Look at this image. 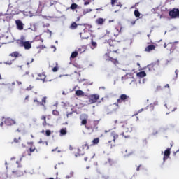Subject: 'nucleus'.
Wrapping results in <instances>:
<instances>
[{
  "instance_id": "f257e3e1",
  "label": "nucleus",
  "mask_w": 179,
  "mask_h": 179,
  "mask_svg": "<svg viewBox=\"0 0 179 179\" xmlns=\"http://www.w3.org/2000/svg\"><path fill=\"white\" fill-rule=\"evenodd\" d=\"M118 133L115 131H112L110 132L108 136H107V145L110 146V148H113V146H115V141L119 138Z\"/></svg>"
},
{
  "instance_id": "f03ea898",
  "label": "nucleus",
  "mask_w": 179,
  "mask_h": 179,
  "mask_svg": "<svg viewBox=\"0 0 179 179\" xmlns=\"http://www.w3.org/2000/svg\"><path fill=\"white\" fill-rule=\"evenodd\" d=\"M122 128H123V132L122 133V136L124 138H130L129 134H131L134 131V125L128 122H124L122 124Z\"/></svg>"
},
{
  "instance_id": "7ed1b4c3",
  "label": "nucleus",
  "mask_w": 179,
  "mask_h": 179,
  "mask_svg": "<svg viewBox=\"0 0 179 179\" xmlns=\"http://www.w3.org/2000/svg\"><path fill=\"white\" fill-rule=\"evenodd\" d=\"M108 44H109V52H115L116 54H120V43H118L117 41L109 39Z\"/></svg>"
},
{
  "instance_id": "20e7f679",
  "label": "nucleus",
  "mask_w": 179,
  "mask_h": 179,
  "mask_svg": "<svg viewBox=\"0 0 179 179\" xmlns=\"http://www.w3.org/2000/svg\"><path fill=\"white\" fill-rule=\"evenodd\" d=\"M164 48H166L168 51H170V52H179V43L175 42V43H164Z\"/></svg>"
},
{
  "instance_id": "39448f33",
  "label": "nucleus",
  "mask_w": 179,
  "mask_h": 179,
  "mask_svg": "<svg viewBox=\"0 0 179 179\" xmlns=\"http://www.w3.org/2000/svg\"><path fill=\"white\" fill-rule=\"evenodd\" d=\"M17 44H18L20 47H24V50H30V48H31V43L29 41H25L24 37L17 40Z\"/></svg>"
},
{
  "instance_id": "423d86ee",
  "label": "nucleus",
  "mask_w": 179,
  "mask_h": 179,
  "mask_svg": "<svg viewBox=\"0 0 179 179\" xmlns=\"http://www.w3.org/2000/svg\"><path fill=\"white\" fill-rule=\"evenodd\" d=\"M78 31L82 40H87V38H89V31L86 30L85 26L79 27L78 28Z\"/></svg>"
},
{
  "instance_id": "0eeeda50",
  "label": "nucleus",
  "mask_w": 179,
  "mask_h": 179,
  "mask_svg": "<svg viewBox=\"0 0 179 179\" xmlns=\"http://www.w3.org/2000/svg\"><path fill=\"white\" fill-rule=\"evenodd\" d=\"M122 30V26L121 24H119L118 27H117L114 31H108L106 34L109 36L111 38L113 37H117L120 35V33H121V31Z\"/></svg>"
},
{
  "instance_id": "6e6552de",
  "label": "nucleus",
  "mask_w": 179,
  "mask_h": 179,
  "mask_svg": "<svg viewBox=\"0 0 179 179\" xmlns=\"http://www.w3.org/2000/svg\"><path fill=\"white\" fill-rule=\"evenodd\" d=\"M117 101V103H115V106H118V104H121V103H131V98L125 94H122Z\"/></svg>"
},
{
  "instance_id": "1a4fd4ad",
  "label": "nucleus",
  "mask_w": 179,
  "mask_h": 179,
  "mask_svg": "<svg viewBox=\"0 0 179 179\" xmlns=\"http://www.w3.org/2000/svg\"><path fill=\"white\" fill-rule=\"evenodd\" d=\"M86 150H89V144H84L81 147L78 148L77 153H76V157L78 156H83L86 153Z\"/></svg>"
},
{
  "instance_id": "9d476101",
  "label": "nucleus",
  "mask_w": 179,
  "mask_h": 179,
  "mask_svg": "<svg viewBox=\"0 0 179 179\" xmlns=\"http://www.w3.org/2000/svg\"><path fill=\"white\" fill-rule=\"evenodd\" d=\"M13 177H22L24 174V169L19 165L16 170L12 171Z\"/></svg>"
},
{
  "instance_id": "9b49d317",
  "label": "nucleus",
  "mask_w": 179,
  "mask_h": 179,
  "mask_svg": "<svg viewBox=\"0 0 179 179\" xmlns=\"http://www.w3.org/2000/svg\"><path fill=\"white\" fill-rule=\"evenodd\" d=\"M100 99V95L97 94H91L89 96V103L90 104H94L97 103V101Z\"/></svg>"
},
{
  "instance_id": "f8f14e48",
  "label": "nucleus",
  "mask_w": 179,
  "mask_h": 179,
  "mask_svg": "<svg viewBox=\"0 0 179 179\" xmlns=\"http://www.w3.org/2000/svg\"><path fill=\"white\" fill-rule=\"evenodd\" d=\"M169 15L171 19H176V17H179V9H172L171 11H169Z\"/></svg>"
},
{
  "instance_id": "ddd939ff",
  "label": "nucleus",
  "mask_w": 179,
  "mask_h": 179,
  "mask_svg": "<svg viewBox=\"0 0 179 179\" xmlns=\"http://www.w3.org/2000/svg\"><path fill=\"white\" fill-rule=\"evenodd\" d=\"M120 0H111V5L113 8H117V12L122 8V3Z\"/></svg>"
},
{
  "instance_id": "4468645a",
  "label": "nucleus",
  "mask_w": 179,
  "mask_h": 179,
  "mask_svg": "<svg viewBox=\"0 0 179 179\" xmlns=\"http://www.w3.org/2000/svg\"><path fill=\"white\" fill-rule=\"evenodd\" d=\"M88 118H89V116L86 113L82 114L80 116V120H81V125H85V128H87V127H86V125L87 124V119Z\"/></svg>"
},
{
  "instance_id": "2eb2a0df",
  "label": "nucleus",
  "mask_w": 179,
  "mask_h": 179,
  "mask_svg": "<svg viewBox=\"0 0 179 179\" xmlns=\"http://www.w3.org/2000/svg\"><path fill=\"white\" fill-rule=\"evenodd\" d=\"M106 57H107L108 58H106V61H108L113 64L114 65H118V64H120V62H118V59H115V58H113V57H110V54L109 53H106L105 55Z\"/></svg>"
},
{
  "instance_id": "dca6fc26",
  "label": "nucleus",
  "mask_w": 179,
  "mask_h": 179,
  "mask_svg": "<svg viewBox=\"0 0 179 179\" xmlns=\"http://www.w3.org/2000/svg\"><path fill=\"white\" fill-rule=\"evenodd\" d=\"M34 103H37V106H43V107H45V103H47V96H43L41 101L34 99Z\"/></svg>"
},
{
  "instance_id": "f3484780",
  "label": "nucleus",
  "mask_w": 179,
  "mask_h": 179,
  "mask_svg": "<svg viewBox=\"0 0 179 179\" xmlns=\"http://www.w3.org/2000/svg\"><path fill=\"white\" fill-rule=\"evenodd\" d=\"M4 124L7 125V127H10L11 125H15V124H16V121H15L13 119L8 117L5 119Z\"/></svg>"
},
{
  "instance_id": "a211bd4d",
  "label": "nucleus",
  "mask_w": 179,
  "mask_h": 179,
  "mask_svg": "<svg viewBox=\"0 0 179 179\" xmlns=\"http://www.w3.org/2000/svg\"><path fill=\"white\" fill-rule=\"evenodd\" d=\"M106 164H108V166H110L111 167H114L117 166V161L114 160L113 158H108Z\"/></svg>"
},
{
  "instance_id": "6ab92c4d",
  "label": "nucleus",
  "mask_w": 179,
  "mask_h": 179,
  "mask_svg": "<svg viewBox=\"0 0 179 179\" xmlns=\"http://www.w3.org/2000/svg\"><path fill=\"white\" fill-rule=\"evenodd\" d=\"M28 145H29V146H30L29 153H28V155L31 156V153H33V152H34V150H36V152H37V149H36V146L33 144V142L28 143Z\"/></svg>"
},
{
  "instance_id": "aec40b11",
  "label": "nucleus",
  "mask_w": 179,
  "mask_h": 179,
  "mask_svg": "<svg viewBox=\"0 0 179 179\" xmlns=\"http://www.w3.org/2000/svg\"><path fill=\"white\" fill-rule=\"evenodd\" d=\"M95 23L98 26H103V24H104V23H106V19L99 17L95 20Z\"/></svg>"
},
{
  "instance_id": "412c9836",
  "label": "nucleus",
  "mask_w": 179,
  "mask_h": 179,
  "mask_svg": "<svg viewBox=\"0 0 179 179\" xmlns=\"http://www.w3.org/2000/svg\"><path fill=\"white\" fill-rule=\"evenodd\" d=\"M156 50V46L155 45H149L145 48V52H150V51H155Z\"/></svg>"
},
{
  "instance_id": "4be33fe9",
  "label": "nucleus",
  "mask_w": 179,
  "mask_h": 179,
  "mask_svg": "<svg viewBox=\"0 0 179 179\" xmlns=\"http://www.w3.org/2000/svg\"><path fill=\"white\" fill-rule=\"evenodd\" d=\"M15 24L18 30H23V22L20 20H17Z\"/></svg>"
},
{
  "instance_id": "5701e85b",
  "label": "nucleus",
  "mask_w": 179,
  "mask_h": 179,
  "mask_svg": "<svg viewBox=\"0 0 179 179\" xmlns=\"http://www.w3.org/2000/svg\"><path fill=\"white\" fill-rule=\"evenodd\" d=\"M9 57H12V58H19V57H22V55L19 53V52L15 51L9 55Z\"/></svg>"
},
{
  "instance_id": "b1692460",
  "label": "nucleus",
  "mask_w": 179,
  "mask_h": 179,
  "mask_svg": "<svg viewBox=\"0 0 179 179\" xmlns=\"http://www.w3.org/2000/svg\"><path fill=\"white\" fill-rule=\"evenodd\" d=\"M82 27V25H79L78 24H76V22H72L71 24L70 25V29L71 30H75V29H78V27Z\"/></svg>"
},
{
  "instance_id": "393cba45",
  "label": "nucleus",
  "mask_w": 179,
  "mask_h": 179,
  "mask_svg": "<svg viewBox=\"0 0 179 179\" xmlns=\"http://www.w3.org/2000/svg\"><path fill=\"white\" fill-rule=\"evenodd\" d=\"M45 78L47 77L45 73L38 74V79H39V80H43L44 82V80H45Z\"/></svg>"
},
{
  "instance_id": "a878e982",
  "label": "nucleus",
  "mask_w": 179,
  "mask_h": 179,
  "mask_svg": "<svg viewBox=\"0 0 179 179\" xmlns=\"http://www.w3.org/2000/svg\"><path fill=\"white\" fill-rule=\"evenodd\" d=\"M136 76H137V78H145V76H146V72L140 71L136 73Z\"/></svg>"
},
{
  "instance_id": "bb28decb",
  "label": "nucleus",
  "mask_w": 179,
  "mask_h": 179,
  "mask_svg": "<svg viewBox=\"0 0 179 179\" xmlns=\"http://www.w3.org/2000/svg\"><path fill=\"white\" fill-rule=\"evenodd\" d=\"M67 132L68 131H66V128H62V129H60L61 136H64L66 135Z\"/></svg>"
},
{
  "instance_id": "cd10ccee",
  "label": "nucleus",
  "mask_w": 179,
  "mask_h": 179,
  "mask_svg": "<svg viewBox=\"0 0 179 179\" xmlns=\"http://www.w3.org/2000/svg\"><path fill=\"white\" fill-rule=\"evenodd\" d=\"M76 96H85V92L80 90L76 91Z\"/></svg>"
},
{
  "instance_id": "c85d7f7f",
  "label": "nucleus",
  "mask_w": 179,
  "mask_h": 179,
  "mask_svg": "<svg viewBox=\"0 0 179 179\" xmlns=\"http://www.w3.org/2000/svg\"><path fill=\"white\" fill-rule=\"evenodd\" d=\"M41 119L43 120V121L42 123L43 127H46L47 126V120H46L47 117L45 115H43V116H41Z\"/></svg>"
},
{
  "instance_id": "c756f323",
  "label": "nucleus",
  "mask_w": 179,
  "mask_h": 179,
  "mask_svg": "<svg viewBox=\"0 0 179 179\" xmlns=\"http://www.w3.org/2000/svg\"><path fill=\"white\" fill-rule=\"evenodd\" d=\"M171 148H167L164 152V155L166 156V157H169V156H170V150H171Z\"/></svg>"
},
{
  "instance_id": "7c9ffc66",
  "label": "nucleus",
  "mask_w": 179,
  "mask_h": 179,
  "mask_svg": "<svg viewBox=\"0 0 179 179\" xmlns=\"http://www.w3.org/2000/svg\"><path fill=\"white\" fill-rule=\"evenodd\" d=\"M142 111H143V109H141L138 110V112L137 113H135L134 115H132V117H136V121H139V117H138V114H139V113H142Z\"/></svg>"
},
{
  "instance_id": "2f4dec72",
  "label": "nucleus",
  "mask_w": 179,
  "mask_h": 179,
  "mask_svg": "<svg viewBox=\"0 0 179 179\" xmlns=\"http://www.w3.org/2000/svg\"><path fill=\"white\" fill-rule=\"evenodd\" d=\"M13 61H16V58L13 59L11 60H8V61L5 62L4 64L6 65H12V64H13Z\"/></svg>"
},
{
  "instance_id": "473e14b6",
  "label": "nucleus",
  "mask_w": 179,
  "mask_h": 179,
  "mask_svg": "<svg viewBox=\"0 0 179 179\" xmlns=\"http://www.w3.org/2000/svg\"><path fill=\"white\" fill-rule=\"evenodd\" d=\"M99 142H100V138H96L92 141V145L94 146L95 145H98Z\"/></svg>"
},
{
  "instance_id": "72a5a7b5",
  "label": "nucleus",
  "mask_w": 179,
  "mask_h": 179,
  "mask_svg": "<svg viewBox=\"0 0 179 179\" xmlns=\"http://www.w3.org/2000/svg\"><path fill=\"white\" fill-rule=\"evenodd\" d=\"M21 141H22V138L20 136H18L17 138H14L13 142L14 143H20Z\"/></svg>"
},
{
  "instance_id": "f704fd0d",
  "label": "nucleus",
  "mask_w": 179,
  "mask_h": 179,
  "mask_svg": "<svg viewBox=\"0 0 179 179\" xmlns=\"http://www.w3.org/2000/svg\"><path fill=\"white\" fill-rule=\"evenodd\" d=\"M85 50H86V48L82 46L81 48H79L78 49V52L80 54H82V52H85Z\"/></svg>"
},
{
  "instance_id": "c9c22d12",
  "label": "nucleus",
  "mask_w": 179,
  "mask_h": 179,
  "mask_svg": "<svg viewBox=\"0 0 179 179\" xmlns=\"http://www.w3.org/2000/svg\"><path fill=\"white\" fill-rule=\"evenodd\" d=\"M76 57H78V51H75V52H73L71 55V57L70 58H76Z\"/></svg>"
},
{
  "instance_id": "e433bc0d",
  "label": "nucleus",
  "mask_w": 179,
  "mask_h": 179,
  "mask_svg": "<svg viewBox=\"0 0 179 179\" xmlns=\"http://www.w3.org/2000/svg\"><path fill=\"white\" fill-rule=\"evenodd\" d=\"M78 8V4L76 3H72L71 5L70 9H72V10Z\"/></svg>"
},
{
  "instance_id": "4c0bfd02",
  "label": "nucleus",
  "mask_w": 179,
  "mask_h": 179,
  "mask_svg": "<svg viewBox=\"0 0 179 179\" xmlns=\"http://www.w3.org/2000/svg\"><path fill=\"white\" fill-rule=\"evenodd\" d=\"M134 15L136 17H139L141 16V13H139V10H134Z\"/></svg>"
},
{
  "instance_id": "58836bf2",
  "label": "nucleus",
  "mask_w": 179,
  "mask_h": 179,
  "mask_svg": "<svg viewBox=\"0 0 179 179\" xmlns=\"http://www.w3.org/2000/svg\"><path fill=\"white\" fill-rule=\"evenodd\" d=\"M74 173L73 171L70 172L69 175L66 176V179L72 178L73 177Z\"/></svg>"
},
{
  "instance_id": "ea45409f",
  "label": "nucleus",
  "mask_w": 179,
  "mask_h": 179,
  "mask_svg": "<svg viewBox=\"0 0 179 179\" xmlns=\"http://www.w3.org/2000/svg\"><path fill=\"white\" fill-rule=\"evenodd\" d=\"M52 115L58 117V115H59V112L57 110H52Z\"/></svg>"
},
{
  "instance_id": "a19ab883",
  "label": "nucleus",
  "mask_w": 179,
  "mask_h": 179,
  "mask_svg": "<svg viewBox=\"0 0 179 179\" xmlns=\"http://www.w3.org/2000/svg\"><path fill=\"white\" fill-rule=\"evenodd\" d=\"M58 69H59V68H58V64L56 63V66H55L54 68H52V71H53V72H58Z\"/></svg>"
},
{
  "instance_id": "79ce46f5",
  "label": "nucleus",
  "mask_w": 179,
  "mask_h": 179,
  "mask_svg": "<svg viewBox=\"0 0 179 179\" xmlns=\"http://www.w3.org/2000/svg\"><path fill=\"white\" fill-rule=\"evenodd\" d=\"M45 135H46V136H51V130H46Z\"/></svg>"
},
{
  "instance_id": "37998d69",
  "label": "nucleus",
  "mask_w": 179,
  "mask_h": 179,
  "mask_svg": "<svg viewBox=\"0 0 179 179\" xmlns=\"http://www.w3.org/2000/svg\"><path fill=\"white\" fill-rule=\"evenodd\" d=\"M92 47H94V48H96V47H97V43L93 41V40H92Z\"/></svg>"
},
{
  "instance_id": "c03bdc74",
  "label": "nucleus",
  "mask_w": 179,
  "mask_h": 179,
  "mask_svg": "<svg viewBox=\"0 0 179 179\" xmlns=\"http://www.w3.org/2000/svg\"><path fill=\"white\" fill-rule=\"evenodd\" d=\"M6 174H1L0 176V179H6Z\"/></svg>"
},
{
  "instance_id": "a18cd8bd",
  "label": "nucleus",
  "mask_w": 179,
  "mask_h": 179,
  "mask_svg": "<svg viewBox=\"0 0 179 179\" xmlns=\"http://www.w3.org/2000/svg\"><path fill=\"white\" fill-rule=\"evenodd\" d=\"M90 2H92V0H87L85 3H84V5L86 6V5H90Z\"/></svg>"
},
{
  "instance_id": "49530a36",
  "label": "nucleus",
  "mask_w": 179,
  "mask_h": 179,
  "mask_svg": "<svg viewBox=\"0 0 179 179\" xmlns=\"http://www.w3.org/2000/svg\"><path fill=\"white\" fill-rule=\"evenodd\" d=\"M16 83L15 82H13L11 84H8V87H10L11 86H15Z\"/></svg>"
},
{
  "instance_id": "de8ad7c7",
  "label": "nucleus",
  "mask_w": 179,
  "mask_h": 179,
  "mask_svg": "<svg viewBox=\"0 0 179 179\" xmlns=\"http://www.w3.org/2000/svg\"><path fill=\"white\" fill-rule=\"evenodd\" d=\"M45 33H49L50 36L51 34H52V32L50 31V29H47V31H45Z\"/></svg>"
},
{
  "instance_id": "09e8293b",
  "label": "nucleus",
  "mask_w": 179,
  "mask_h": 179,
  "mask_svg": "<svg viewBox=\"0 0 179 179\" xmlns=\"http://www.w3.org/2000/svg\"><path fill=\"white\" fill-rule=\"evenodd\" d=\"M31 89H33V86L29 85V86L27 88V90H31Z\"/></svg>"
},
{
  "instance_id": "8fccbe9b",
  "label": "nucleus",
  "mask_w": 179,
  "mask_h": 179,
  "mask_svg": "<svg viewBox=\"0 0 179 179\" xmlns=\"http://www.w3.org/2000/svg\"><path fill=\"white\" fill-rule=\"evenodd\" d=\"M72 114H73L72 112L71 113H67V114H66L67 118H69L70 115H72Z\"/></svg>"
},
{
  "instance_id": "3c124183",
  "label": "nucleus",
  "mask_w": 179,
  "mask_h": 179,
  "mask_svg": "<svg viewBox=\"0 0 179 179\" xmlns=\"http://www.w3.org/2000/svg\"><path fill=\"white\" fill-rule=\"evenodd\" d=\"M167 159H169V157L164 156L163 158L164 162H166V160H167Z\"/></svg>"
},
{
  "instance_id": "603ef678",
  "label": "nucleus",
  "mask_w": 179,
  "mask_h": 179,
  "mask_svg": "<svg viewBox=\"0 0 179 179\" xmlns=\"http://www.w3.org/2000/svg\"><path fill=\"white\" fill-rule=\"evenodd\" d=\"M115 22V20H110L108 21L109 23H113V22Z\"/></svg>"
},
{
  "instance_id": "864d4df0",
  "label": "nucleus",
  "mask_w": 179,
  "mask_h": 179,
  "mask_svg": "<svg viewBox=\"0 0 179 179\" xmlns=\"http://www.w3.org/2000/svg\"><path fill=\"white\" fill-rule=\"evenodd\" d=\"M29 71H26L24 74H23V76H26V75H29Z\"/></svg>"
},
{
  "instance_id": "5fc2aeb1",
  "label": "nucleus",
  "mask_w": 179,
  "mask_h": 179,
  "mask_svg": "<svg viewBox=\"0 0 179 179\" xmlns=\"http://www.w3.org/2000/svg\"><path fill=\"white\" fill-rule=\"evenodd\" d=\"M94 125H98L99 124V121H94Z\"/></svg>"
},
{
  "instance_id": "6e6d98bb",
  "label": "nucleus",
  "mask_w": 179,
  "mask_h": 179,
  "mask_svg": "<svg viewBox=\"0 0 179 179\" xmlns=\"http://www.w3.org/2000/svg\"><path fill=\"white\" fill-rule=\"evenodd\" d=\"M164 87H168V89H170V85L169 84H166Z\"/></svg>"
},
{
  "instance_id": "4d7b16f0",
  "label": "nucleus",
  "mask_w": 179,
  "mask_h": 179,
  "mask_svg": "<svg viewBox=\"0 0 179 179\" xmlns=\"http://www.w3.org/2000/svg\"><path fill=\"white\" fill-rule=\"evenodd\" d=\"M29 98H30V96L27 95V96L25 97V100H29Z\"/></svg>"
},
{
  "instance_id": "13d9d810",
  "label": "nucleus",
  "mask_w": 179,
  "mask_h": 179,
  "mask_svg": "<svg viewBox=\"0 0 179 179\" xmlns=\"http://www.w3.org/2000/svg\"><path fill=\"white\" fill-rule=\"evenodd\" d=\"M58 149V147H56V148L52 150V152H55Z\"/></svg>"
},
{
  "instance_id": "bf43d9fd",
  "label": "nucleus",
  "mask_w": 179,
  "mask_h": 179,
  "mask_svg": "<svg viewBox=\"0 0 179 179\" xmlns=\"http://www.w3.org/2000/svg\"><path fill=\"white\" fill-rule=\"evenodd\" d=\"M84 160H85V162H87V160H89V157H85Z\"/></svg>"
},
{
  "instance_id": "052dcab7",
  "label": "nucleus",
  "mask_w": 179,
  "mask_h": 179,
  "mask_svg": "<svg viewBox=\"0 0 179 179\" xmlns=\"http://www.w3.org/2000/svg\"><path fill=\"white\" fill-rule=\"evenodd\" d=\"M17 83L18 85H22V82H20V81H17Z\"/></svg>"
},
{
  "instance_id": "680f3d73",
  "label": "nucleus",
  "mask_w": 179,
  "mask_h": 179,
  "mask_svg": "<svg viewBox=\"0 0 179 179\" xmlns=\"http://www.w3.org/2000/svg\"><path fill=\"white\" fill-rule=\"evenodd\" d=\"M175 73H176V76L178 75V70H176L175 71Z\"/></svg>"
},
{
  "instance_id": "e2e57ef3",
  "label": "nucleus",
  "mask_w": 179,
  "mask_h": 179,
  "mask_svg": "<svg viewBox=\"0 0 179 179\" xmlns=\"http://www.w3.org/2000/svg\"><path fill=\"white\" fill-rule=\"evenodd\" d=\"M0 127H3V122H1L0 123Z\"/></svg>"
},
{
  "instance_id": "0e129e2a",
  "label": "nucleus",
  "mask_w": 179,
  "mask_h": 179,
  "mask_svg": "<svg viewBox=\"0 0 179 179\" xmlns=\"http://www.w3.org/2000/svg\"><path fill=\"white\" fill-rule=\"evenodd\" d=\"M33 61H34V59H31L29 61V63L31 64V62H33Z\"/></svg>"
},
{
  "instance_id": "69168bd1",
  "label": "nucleus",
  "mask_w": 179,
  "mask_h": 179,
  "mask_svg": "<svg viewBox=\"0 0 179 179\" xmlns=\"http://www.w3.org/2000/svg\"><path fill=\"white\" fill-rule=\"evenodd\" d=\"M141 167V166H138L137 168H136V171H139V168Z\"/></svg>"
},
{
  "instance_id": "338daca9",
  "label": "nucleus",
  "mask_w": 179,
  "mask_h": 179,
  "mask_svg": "<svg viewBox=\"0 0 179 179\" xmlns=\"http://www.w3.org/2000/svg\"><path fill=\"white\" fill-rule=\"evenodd\" d=\"M160 89H162V87H157V90H160Z\"/></svg>"
},
{
  "instance_id": "774afa93",
  "label": "nucleus",
  "mask_w": 179,
  "mask_h": 179,
  "mask_svg": "<svg viewBox=\"0 0 179 179\" xmlns=\"http://www.w3.org/2000/svg\"><path fill=\"white\" fill-rule=\"evenodd\" d=\"M17 132H22V131L20 129H17Z\"/></svg>"
}]
</instances>
